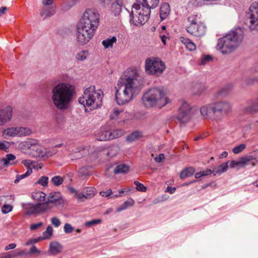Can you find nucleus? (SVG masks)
I'll use <instances>...</instances> for the list:
<instances>
[{"mask_svg": "<svg viewBox=\"0 0 258 258\" xmlns=\"http://www.w3.org/2000/svg\"><path fill=\"white\" fill-rule=\"evenodd\" d=\"M139 74L135 69H128L119 78L117 85H120L115 92V100L118 105H124L131 101L140 91L138 79Z\"/></svg>", "mask_w": 258, "mask_h": 258, "instance_id": "f257e3e1", "label": "nucleus"}, {"mask_svg": "<svg viewBox=\"0 0 258 258\" xmlns=\"http://www.w3.org/2000/svg\"><path fill=\"white\" fill-rule=\"evenodd\" d=\"M51 100L54 106L59 110L67 109L75 94L74 87L68 83H60L51 90Z\"/></svg>", "mask_w": 258, "mask_h": 258, "instance_id": "f03ea898", "label": "nucleus"}, {"mask_svg": "<svg viewBox=\"0 0 258 258\" xmlns=\"http://www.w3.org/2000/svg\"><path fill=\"white\" fill-rule=\"evenodd\" d=\"M243 38V30L240 28H237L219 39L217 47L222 53H230L240 44Z\"/></svg>", "mask_w": 258, "mask_h": 258, "instance_id": "7ed1b4c3", "label": "nucleus"}, {"mask_svg": "<svg viewBox=\"0 0 258 258\" xmlns=\"http://www.w3.org/2000/svg\"><path fill=\"white\" fill-rule=\"evenodd\" d=\"M103 96V93L101 90H96L94 86H91L84 90L78 101L84 107L92 110L102 105Z\"/></svg>", "mask_w": 258, "mask_h": 258, "instance_id": "20e7f679", "label": "nucleus"}, {"mask_svg": "<svg viewBox=\"0 0 258 258\" xmlns=\"http://www.w3.org/2000/svg\"><path fill=\"white\" fill-rule=\"evenodd\" d=\"M142 101L146 107L156 106L161 108L170 102L163 90L158 88L150 89L144 94Z\"/></svg>", "mask_w": 258, "mask_h": 258, "instance_id": "39448f33", "label": "nucleus"}, {"mask_svg": "<svg viewBox=\"0 0 258 258\" xmlns=\"http://www.w3.org/2000/svg\"><path fill=\"white\" fill-rule=\"evenodd\" d=\"M150 13V10L145 9L137 3H135L130 13V23L136 26L143 25L148 21Z\"/></svg>", "mask_w": 258, "mask_h": 258, "instance_id": "423d86ee", "label": "nucleus"}, {"mask_svg": "<svg viewBox=\"0 0 258 258\" xmlns=\"http://www.w3.org/2000/svg\"><path fill=\"white\" fill-rule=\"evenodd\" d=\"M100 16L97 10L88 9L83 13L78 24L96 30L99 23Z\"/></svg>", "mask_w": 258, "mask_h": 258, "instance_id": "0eeeda50", "label": "nucleus"}, {"mask_svg": "<svg viewBox=\"0 0 258 258\" xmlns=\"http://www.w3.org/2000/svg\"><path fill=\"white\" fill-rule=\"evenodd\" d=\"M165 68V63L159 58H148L145 61V70L148 74L159 76Z\"/></svg>", "mask_w": 258, "mask_h": 258, "instance_id": "6e6552de", "label": "nucleus"}, {"mask_svg": "<svg viewBox=\"0 0 258 258\" xmlns=\"http://www.w3.org/2000/svg\"><path fill=\"white\" fill-rule=\"evenodd\" d=\"M23 209L26 215H40L51 210L48 203H38L37 204H23Z\"/></svg>", "mask_w": 258, "mask_h": 258, "instance_id": "1a4fd4ad", "label": "nucleus"}, {"mask_svg": "<svg viewBox=\"0 0 258 258\" xmlns=\"http://www.w3.org/2000/svg\"><path fill=\"white\" fill-rule=\"evenodd\" d=\"M96 30L87 28L79 24L77 25V41L78 43L84 45L87 43L93 37Z\"/></svg>", "mask_w": 258, "mask_h": 258, "instance_id": "9d476101", "label": "nucleus"}, {"mask_svg": "<svg viewBox=\"0 0 258 258\" xmlns=\"http://www.w3.org/2000/svg\"><path fill=\"white\" fill-rule=\"evenodd\" d=\"M213 115L215 119H220V117L224 114H228L231 110V104L227 101L217 102L213 103Z\"/></svg>", "mask_w": 258, "mask_h": 258, "instance_id": "9b49d317", "label": "nucleus"}, {"mask_svg": "<svg viewBox=\"0 0 258 258\" xmlns=\"http://www.w3.org/2000/svg\"><path fill=\"white\" fill-rule=\"evenodd\" d=\"M192 116V113L189 104L185 101H182L178 109L177 119L180 123L184 124L190 120Z\"/></svg>", "mask_w": 258, "mask_h": 258, "instance_id": "f8f14e48", "label": "nucleus"}, {"mask_svg": "<svg viewBox=\"0 0 258 258\" xmlns=\"http://www.w3.org/2000/svg\"><path fill=\"white\" fill-rule=\"evenodd\" d=\"M34 151L33 156L41 159H47L57 152L54 148L46 149L39 145L35 147Z\"/></svg>", "mask_w": 258, "mask_h": 258, "instance_id": "ddd939ff", "label": "nucleus"}, {"mask_svg": "<svg viewBox=\"0 0 258 258\" xmlns=\"http://www.w3.org/2000/svg\"><path fill=\"white\" fill-rule=\"evenodd\" d=\"M122 135L121 130H100L96 135L99 141H106L118 138Z\"/></svg>", "mask_w": 258, "mask_h": 258, "instance_id": "4468645a", "label": "nucleus"}, {"mask_svg": "<svg viewBox=\"0 0 258 258\" xmlns=\"http://www.w3.org/2000/svg\"><path fill=\"white\" fill-rule=\"evenodd\" d=\"M249 29L251 30H258V2L252 3L249 7Z\"/></svg>", "mask_w": 258, "mask_h": 258, "instance_id": "2eb2a0df", "label": "nucleus"}, {"mask_svg": "<svg viewBox=\"0 0 258 258\" xmlns=\"http://www.w3.org/2000/svg\"><path fill=\"white\" fill-rule=\"evenodd\" d=\"M186 30L191 35L201 37L205 34L206 27L203 23L199 22V23L187 26Z\"/></svg>", "mask_w": 258, "mask_h": 258, "instance_id": "dca6fc26", "label": "nucleus"}, {"mask_svg": "<svg viewBox=\"0 0 258 258\" xmlns=\"http://www.w3.org/2000/svg\"><path fill=\"white\" fill-rule=\"evenodd\" d=\"M22 163L27 168V171L23 174L17 175L16 179L14 180L15 183H18L21 179L27 177L29 176L32 172V168L41 169L42 168V164H39L36 167L33 165L34 162L30 160H24L22 161Z\"/></svg>", "mask_w": 258, "mask_h": 258, "instance_id": "f3484780", "label": "nucleus"}, {"mask_svg": "<svg viewBox=\"0 0 258 258\" xmlns=\"http://www.w3.org/2000/svg\"><path fill=\"white\" fill-rule=\"evenodd\" d=\"M13 116V108L7 106L4 108L0 109V126H3L10 121Z\"/></svg>", "mask_w": 258, "mask_h": 258, "instance_id": "a211bd4d", "label": "nucleus"}, {"mask_svg": "<svg viewBox=\"0 0 258 258\" xmlns=\"http://www.w3.org/2000/svg\"><path fill=\"white\" fill-rule=\"evenodd\" d=\"M96 194V189L93 187H86L84 188L80 194L77 195V200L79 202H84L83 199H90Z\"/></svg>", "mask_w": 258, "mask_h": 258, "instance_id": "6ab92c4d", "label": "nucleus"}, {"mask_svg": "<svg viewBox=\"0 0 258 258\" xmlns=\"http://www.w3.org/2000/svg\"><path fill=\"white\" fill-rule=\"evenodd\" d=\"M136 3L151 11V9H154L159 5V0H136Z\"/></svg>", "mask_w": 258, "mask_h": 258, "instance_id": "aec40b11", "label": "nucleus"}, {"mask_svg": "<svg viewBox=\"0 0 258 258\" xmlns=\"http://www.w3.org/2000/svg\"><path fill=\"white\" fill-rule=\"evenodd\" d=\"M47 199V202L44 203H48L51 209L53 208L51 204H54L55 205L59 204V200L61 199V194L59 192H51L48 196Z\"/></svg>", "mask_w": 258, "mask_h": 258, "instance_id": "412c9836", "label": "nucleus"}, {"mask_svg": "<svg viewBox=\"0 0 258 258\" xmlns=\"http://www.w3.org/2000/svg\"><path fill=\"white\" fill-rule=\"evenodd\" d=\"M243 112L247 114H254L258 112V104L254 99L250 100L248 105L243 108Z\"/></svg>", "mask_w": 258, "mask_h": 258, "instance_id": "4be33fe9", "label": "nucleus"}, {"mask_svg": "<svg viewBox=\"0 0 258 258\" xmlns=\"http://www.w3.org/2000/svg\"><path fill=\"white\" fill-rule=\"evenodd\" d=\"M62 246L57 242L53 241L50 243L48 252L50 254L55 255L61 252Z\"/></svg>", "mask_w": 258, "mask_h": 258, "instance_id": "5701e85b", "label": "nucleus"}, {"mask_svg": "<svg viewBox=\"0 0 258 258\" xmlns=\"http://www.w3.org/2000/svg\"><path fill=\"white\" fill-rule=\"evenodd\" d=\"M123 5V0H115L111 6V11L115 16L118 15Z\"/></svg>", "mask_w": 258, "mask_h": 258, "instance_id": "b1692460", "label": "nucleus"}, {"mask_svg": "<svg viewBox=\"0 0 258 258\" xmlns=\"http://www.w3.org/2000/svg\"><path fill=\"white\" fill-rule=\"evenodd\" d=\"M213 104H208L202 106L201 108L200 112L201 115L205 118H209L213 115Z\"/></svg>", "mask_w": 258, "mask_h": 258, "instance_id": "393cba45", "label": "nucleus"}, {"mask_svg": "<svg viewBox=\"0 0 258 258\" xmlns=\"http://www.w3.org/2000/svg\"><path fill=\"white\" fill-rule=\"evenodd\" d=\"M170 12V6L167 3H164L160 7V16L162 20L166 19Z\"/></svg>", "mask_w": 258, "mask_h": 258, "instance_id": "a878e982", "label": "nucleus"}, {"mask_svg": "<svg viewBox=\"0 0 258 258\" xmlns=\"http://www.w3.org/2000/svg\"><path fill=\"white\" fill-rule=\"evenodd\" d=\"M38 141L36 139H28L26 141L22 142L20 146L23 147L31 149L32 148V150L34 151L35 147L38 146Z\"/></svg>", "mask_w": 258, "mask_h": 258, "instance_id": "bb28decb", "label": "nucleus"}, {"mask_svg": "<svg viewBox=\"0 0 258 258\" xmlns=\"http://www.w3.org/2000/svg\"><path fill=\"white\" fill-rule=\"evenodd\" d=\"M3 136L5 138H7L8 137H16L17 136V127H8L3 131Z\"/></svg>", "mask_w": 258, "mask_h": 258, "instance_id": "cd10ccee", "label": "nucleus"}, {"mask_svg": "<svg viewBox=\"0 0 258 258\" xmlns=\"http://www.w3.org/2000/svg\"><path fill=\"white\" fill-rule=\"evenodd\" d=\"M180 40L189 50L193 51L196 49V44L190 39L183 37H181L180 38Z\"/></svg>", "mask_w": 258, "mask_h": 258, "instance_id": "c85d7f7f", "label": "nucleus"}, {"mask_svg": "<svg viewBox=\"0 0 258 258\" xmlns=\"http://www.w3.org/2000/svg\"><path fill=\"white\" fill-rule=\"evenodd\" d=\"M16 159V156L12 154H7L6 157L2 158L1 160V163L3 164L5 166H7L8 165H14L16 164L15 162H11Z\"/></svg>", "mask_w": 258, "mask_h": 258, "instance_id": "c756f323", "label": "nucleus"}, {"mask_svg": "<svg viewBox=\"0 0 258 258\" xmlns=\"http://www.w3.org/2000/svg\"><path fill=\"white\" fill-rule=\"evenodd\" d=\"M195 172V169L192 167H189L183 169L180 174V177L181 179H184L186 177H190Z\"/></svg>", "mask_w": 258, "mask_h": 258, "instance_id": "7c9ffc66", "label": "nucleus"}, {"mask_svg": "<svg viewBox=\"0 0 258 258\" xmlns=\"http://www.w3.org/2000/svg\"><path fill=\"white\" fill-rule=\"evenodd\" d=\"M32 133L31 130L28 127H17V137L29 136Z\"/></svg>", "mask_w": 258, "mask_h": 258, "instance_id": "2f4dec72", "label": "nucleus"}, {"mask_svg": "<svg viewBox=\"0 0 258 258\" xmlns=\"http://www.w3.org/2000/svg\"><path fill=\"white\" fill-rule=\"evenodd\" d=\"M228 162L223 163L217 167L214 168L213 169V172L215 175L216 174H220L223 172H225L228 168Z\"/></svg>", "mask_w": 258, "mask_h": 258, "instance_id": "473e14b6", "label": "nucleus"}, {"mask_svg": "<svg viewBox=\"0 0 258 258\" xmlns=\"http://www.w3.org/2000/svg\"><path fill=\"white\" fill-rule=\"evenodd\" d=\"M142 137V134L141 132L135 131L126 137V140L127 142L132 143Z\"/></svg>", "mask_w": 258, "mask_h": 258, "instance_id": "72a5a7b5", "label": "nucleus"}, {"mask_svg": "<svg viewBox=\"0 0 258 258\" xmlns=\"http://www.w3.org/2000/svg\"><path fill=\"white\" fill-rule=\"evenodd\" d=\"M233 85L231 84H227L217 92L218 96H224L227 94L232 89Z\"/></svg>", "mask_w": 258, "mask_h": 258, "instance_id": "f704fd0d", "label": "nucleus"}, {"mask_svg": "<svg viewBox=\"0 0 258 258\" xmlns=\"http://www.w3.org/2000/svg\"><path fill=\"white\" fill-rule=\"evenodd\" d=\"M116 41V38L115 36H113L111 38H107L105 40H104L102 44L104 46L105 48H107L109 47H112L113 44L115 43Z\"/></svg>", "mask_w": 258, "mask_h": 258, "instance_id": "c9c22d12", "label": "nucleus"}, {"mask_svg": "<svg viewBox=\"0 0 258 258\" xmlns=\"http://www.w3.org/2000/svg\"><path fill=\"white\" fill-rule=\"evenodd\" d=\"M129 170L128 166L124 165V164H120L118 165L116 167L114 170V173L115 174L119 173H126Z\"/></svg>", "mask_w": 258, "mask_h": 258, "instance_id": "e433bc0d", "label": "nucleus"}, {"mask_svg": "<svg viewBox=\"0 0 258 258\" xmlns=\"http://www.w3.org/2000/svg\"><path fill=\"white\" fill-rule=\"evenodd\" d=\"M135 203L134 201L132 199H130L124 202L117 210L118 212L125 210L129 207L132 206Z\"/></svg>", "mask_w": 258, "mask_h": 258, "instance_id": "4c0bfd02", "label": "nucleus"}, {"mask_svg": "<svg viewBox=\"0 0 258 258\" xmlns=\"http://www.w3.org/2000/svg\"><path fill=\"white\" fill-rule=\"evenodd\" d=\"M199 18L197 14H190L187 18V21L190 23L189 25H192L193 24L199 23V21L198 19Z\"/></svg>", "mask_w": 258, "mask_h": 258, "instance_id": "58836bf2", "label": "nucleus"}, {"mask_svg": "<svg viewBox=\"0 0 258 258\" xmlns=\"http://www.w3.org/2000/svg\"><path fill=\"white\" fill-rule=\"evenodd\" d=\"M253 159L252 156H246L240 158L239 160L240 163L241 167H244L247 163Z\"/></svg>", "mask_w": 258, "mask_h": 258, "instance_id": "ea45409f", "label": "nucleus"}, {"mask_svg": "<svg viewBox=\"0 0 258 258\" xmlns=\"http://www.w3.org/2000/svg\"><path fill=\"white\" fill-rule=\"evenodd\" d=\"M51 181L54 185L58 186L63 183V178L59 176H55L51 179Z\"/></svg>", "mask_w": 258, "mask_h": 258, "instance_id": "a19ab883", "label": "nucleus"}, {"mask_svg": "<svg viewBox=\"0 0 258 258\" xmlns=\"http://www.w3.org/2000/svg\"><path fill=\"white\" fill-rule=\"evenodd\" d=\"M205 90L204 86L200 84H197L194 87V92L197 95H201Z\"/></svg>", "mask_w": 258, "mask_h": 258, "instance_id": "79ce46f5", "label": "nucleus"}, {"mask_svg": "<svg viewBox=\"0 0 258 258\" xmlns=\"http://www.w3.org/2000/svg\"><path fill=\"white\" fill-rule=\"evenodd\" d=\"M88 55V51L87 50H82L80 52L78 53L76 55V59L78 60L82 61L86 59Z\"/></svg>", "mask_w": 258, "mask_h": 258, "instance_id": "37998d69", "label": "nucleus"}, {"mask_svg": "<svg viewBox=\"0 0 258 258\" xmlns=\"http://www.w3.org/2000/svg\"><path fill=\"white\" fill-rule=\"evenodd\" d=\"M33 198L37 201H44L45 194L42 191H38L34 193L32 195Z\"/></svg>", "mask_w": 258, "mask_h": 258, "instance_id": "c03bdc74", "label": "nucleus"}, {"mask_svg": "<svg viewBox=\"0 0 258 258\" xmlns=\"http://www.w3.org/2000/svg\"><path fill=\"white\" fill-rule=\"evenodd\" d=\"M48 177L45 176H41L37 181L36 184H39L44 187L48 185Z\"/></svg>", "mask_w": 258, "mask_h": 258, "instance_id": "a18cd8bd", "label": "nucleus"}, {"mask_svg": "<svg viewBox=\"0 0 258 258\" xmlns=\"http://www.w3.org/2000/svg\"><path fill=\"white\" fill-rule=\"evenodd\" d=\"M246 148V145L244 144H241L237 146L234 147L232 149L233 152L237 154L241 153Z\"/></svg>", "mask_w": 258, "mask_h": 258, "instance_id": "49530a36", "label": "nucleus"}, {"mask_svg": "<svg viewBox=\"0 0 258 258\" xmlns=\"http://www.w3.org/2000/svg\"><path fill=\"white\" fill-rule=\"evenodd\" d=\"M13 208V207L11 205L4 204L2 207V212L5 214H8L12 211Z\"/></svg>", "mask_w": 258, "mask_h": 258, "instance_id": "de8ad7c7", "label": "nucleus"}, {"mask_svg": "<svg viewBox=\"0 0 258 258\" xmlns=\"http://www.w3.org/2000/svg\"><path fill=\"white\" fill-rule=\"evenodd\" d=\"M134 184L136 185V189L138 191L145 192L146 191L147 188L142 183H140L138 181H135Z\"/></svg>", "mask_w": 258, "mask_h": 258, "instance_id": "09e8293b", "label": "nucleus"}, {"mask_svg": "<svg viewBox=\"0 0 258 258\" xmlns=\"http://www.w3.org/2000/svg\"><path fill=\"white\" fill-rule=\"evenodd\" d=\"M53 229L50 226H47L46 231L43 232V235L45 237H47V239L50 238L52 234Z\"/></svg>", "mask_w": 258, "mask_h": 258, "instance_id": "8fccbe9b", "label": "nucleus"}, {"mask_svg": "<svg viewBox=\"0 0 258 258\" xmlns=\"http://www.w3.org/2000/svg\"><path fill=\"white\" fill-rule=\"evenodd\" d=\"M122 112V110H119L117 108H114L113 113L110 115V118L111 119H116L119 114Z\"/></svg>", "mask_w": 258, "mask_h": 258, "instance_id": "3c124183", "label": "nucleus"}, {"mask_svg": "<svg viewBox=\"0 0 258 258\" xmlns=\"http://www.w3.org/2000/svg\"><path fill=\"white\" fill-rule=\"evenodd\" d=\"M74 227L69 223H66L63 229L66 233H70L74 230Z\"/></svg>", "mask_w": 258, "mask_h": 258, "instance_id": "603ef678", "label": "nucleus"}, {"mask_svg": "<svg viewBox=\"0 0 258 258\" xmlns=\"http://www.w3.org/2000/svg\"><path fill=\"white\" fill-rule=\"evenodd\" d=\"M43 223L42 222H40L37 223H33L30 225V229L31 230H35L40 228L41 226H42Z\"/></svg>", "mask_w": 258, "mask_h": 258, "instance_id": "864d4df0", "label": "nucleus"}, {"mask_svg": "<svg viewBox=\"0 0 258 258\" xmlns=\"http://www.w3.org/2000/svg\"><path fill=\"white\" fill-rule=\"evenodd\" d=\"M51 222L55 227H58L61 224L60 220L55 217L51 219Z\"/></svg>", "mask_w": 258, "mask_h": 258, "instance_id": "5fc2aeb1", "label": "nucleus"}, {"mask_svg": "<svg viewBox=\"0 0 258 258\" xmlns=\"http://www.w3.org/2000/svg\"><path fill=\"white\" fill-rule=\"evenodd\" d=\"M211 59L212 57L211 56L206 55L202 58L200 62L199 63V64L205 65L207 62L209 61Z\"/></svg>", "mask_w": 258, "mask_h": 258, "instance_id": "6e6d98bb", "label": "nucleus"}, {"mask_svg": "<svg viewBox=\"0 0 258 258\" xmlns=\"http://www.w3.org/2000/svg\"><path fill=\"white\" fill-rule=\"evenodd\" d=\"M112 194V191L111 189H108L106 191H101L100 192L99 194L102 197H109Z\"/></svg>", "mask_w": 258, "mask_h": 258, "instance_id": "4d7b16f0", "label": "nucleus"}, {"mask_svg": "<svg viewBox=\"0 0 258 258\" xmlns=\"http://www.w3.org/2000/svg\"><path fill=\"white\" fill-rule=\"evenodd\" d=\"M29 252L31 254H38L41 253V251L39 250L35 246L33 245L32 246L29 250Z\"/></svg>", "mask_w": 258, "mask_h": 258, "instance_id": "13d9d810", "label": "nucleus"}, {"mask_svg": "<svg viewBox=\"0 0 258 258\" xmlns=\"http://www.w3.org/2000/svg\"><path fill=\"white\" fill-rule=\"evenodd\" d=\"M9 146L7 142H0V150L7 151L9 150Z\"/></svg>", "mask_w": 258, "mask_h": 258, "instance_id": "bf43d9fd", "label": "nucleus"}, {"mask_svg": "<svg viewBox=\"0 0 258 258\" xmlns=\"http://www.w3.org/2000/svg\"><path fill=\"white\" fill-rule=\"evenodd\" d=\"M101 222V221L100 219L93 220H91L90 221L87 222L86 223V225L87 226H90L93 225L99 224Z\"/></svg>", "mask_w": 258, "mask_h": 258, "instance_id": "052dcab7", "label": "nucleus"}, {"mask_svg": "<svg viewBox=\"0 0 258 258\" xmlns=\"http://www.w3.org/2000/svg\"><path fill=\"white\" fill-rule=\"evenodd\" d=\"M238 166H240V163L239 160L238 161L233 160L230 163V166L231 168H234Z\"/></svg>", "mask_w": 258, "mask_h": 258, "instance_id": "680f3d73", "label": "nucleus"}, {"mask_svg": "<svg viewBox=\"0 0 258 258\" xmlns=\"http://www.w3.org/2000/svg\"><path fill=\"white\" fill-rule=\"evenodd\" d=\"M55 13V9L53 8H51L50 10H48L46 12V16L47 17H50L53 15Z\"/></svg>", "mask_w": 258, "mask_h": 258, "instance_id": "e2e57ef3", "label": "nucleus"}, {"mask_svg": "<svg viewBox=\"0 0 258 258\" xmlns=\"http://www.w3.org/2000/svg\"><path fill=\"white\" fill-rule=\"evenodd\" d=\"M164 158V155L163 154H160L158 156L156 157L154 160L157 162H161Z\"/></svg>", "mask_w": 258, "mask_h": 258, "instance_id": "0e129e2a", "label": "nucleus"}, {"mask_svg": "<svg viewBox=\"0 0 258 258\" xmlns=\"http://www.w3.org/2000/svg\"><path fill=\"white\" fill-rule=\"evenodd\" d=\"M212 171L211 169H207L205 171H201V173L203 176H206L210 175L212 173Z\"/></svg>", "mask_w": 258, "mask_h": 258, "instance_id": "69168bd1", "label": "nucleus"}, {"mask_svg": "<svg viewBox=\"0 0 258 258\" xmlns=\"http://www.w3.org/2000/svg\"><path fill=\"white\" fill-rule=\"evenodd\" d=\"M84 152V150H79L78 151V152H76V155L75 156H73V155H72V157H75L76 158H80L82 157L83 156V152Z\"/></svg>", "mask_w": 258, "mask_h": 258, "instance_id": "338daca9", "label": "nucleus"}, {"mask_svg": "<svg viewBox=\"0 0 258 258\" xmlns=\"http://www.w3.org/2000/svg\"><path fill=\"white\" fill-rule=\"evenodd\" d=\"M79 172L82 175H86L88 174V171L85 167L80 169Z\"/></svg>", "mask_w": 258, "mask_h": 258, "instance_id": "774afa93", "label": "nucleus"}]
</instances>
